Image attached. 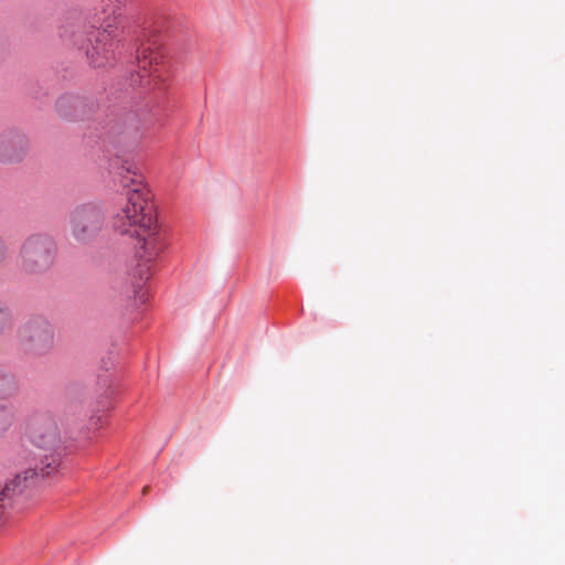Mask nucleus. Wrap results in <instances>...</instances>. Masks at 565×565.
<instances>
[{
    "label": "nucleus",
    "mask_w": 565,
    "mask_h": 565,
    "mask_svg": "<svg viewBox=\"0 0 565 565\" xmlns=\"http://www.w3.org/2000/svg\"><path fill=\"white\" fill-rule=\"evenodd\" d=\"M46 95H49L47 92H43L42 94H40V92H35L34 97L35 98H41V96H46Z\"/></svg>",
    "instance_id": "obj_12"
},
{
    "label": "nucleus",
    "mask_w": 565,
    "mask_h": 565,
    "mask_svg": "<svg viewBox=\"0 0 565 565\" xmlns=\"http://www.w3.org/2000/svg\"><path fill=\"white\" fill-rule=\"evenodd\" d=\"M18 391L15 376L0 366V398L6 399Z\"/></svg>",
    "instance_id": "obj_8"
},
{
    "label": "nucleus",
    "mask_w": 565,
    "mask_h": 565,
    "mask_svg": "<svg viewBox=\"0 0 565 565\" xmlns=\"http://www.w3.org/2000/svg\"><path fill=\"white\" fill-rule=\"evenodd\" d=\"M105 221L100 204L88 202L76 206L70 216L72 234L74 238L87 244L102 231Z\"/></svg>",
    "instance_id": "obj_6"
},
{
    "label": "nucleus",
    "mask_w": 565,
    "mask_h": 565,
    "mask_svg": "<svg viewBox=\"0 0 565 565\" xmlns=\"http://www.w3.org/2000/svg\"><path fill=\"white\" fill-rule=\"evenodd\" d=\"M8 246L4 239L0 236V264L7 258Z\"/></svg>",
    "instance_id": "obj_11"
},
{
    "label": "nucleus",
    "mask_w": 565,
    "mask_h": 565,
    "mask_svg": "<svg viewBox=\"0 0 565 565\" xmlns=\"http://www.w3.org/2000/svg\"><path fill=\"white\" fill-rule=\"evenodd\" d=\"M57 246L55 241L45 234H33L23 243L20 256L25 273L42 274L54 264Z\"/></svg>",
    "instance_id": "obj_4"
},
{
    "label": "nucleus",
    "mask_w": 565,
    "mask_h": 565,
    "mask_svg": "<svg viewBox=\"0 0 565 565\" xmlns=\"http://www.w3.org/2000/svg\"><path fill=\"white\" fill-rule=\"evenodd\" d=\"M29 147L24 134L10 129L0 135V162L13 163L23 160Z\"/></svg>",
    "instance_id": "obj_7"
},
{
    "label": "nucleus",
    "mask_w": 565,
    "mask_h": 565,
    "mask_svg": "<svg viewBox=\"0 0 565 565\" xmlns=\"http://www.w3.org/2000/svg\"><path fill=\"white\" fill-rule=\"evenodd\" d=\"M25 437L41 452L36 455L33 468L18 473L0 488V520L22 498H30L33 488L43 487L49 478L55 476L66 455V446L62 445L57 424L50 412H35L28 417Z\"/></svg>",
    "instance_id": "obj_2"
},
{
    "label": "nucleus",
    "mask_w": 565,
    "mask_h": 565,
    "mask_svg": "<svg viewBox=\"0 0 565 565\" xmlns=\"http://www.w3.org/2000/svg\"><path fill=\"white\" fill-rule=\"evenodd\" d=\"M21 349L29 354L44 355L53 348L54 329L41 315L30 317L18 332Z\"/></svg>",
    "instance_id": "obj_5"
},
{
    "label": "nucleus",
    "mask_w": 565,
    "mask_h": 565,
    "mask_svg": "<svg viewBox=\"0 0 565 565\" xmlns=\"http://www.w3.org/2000/svg\"><path fill=\"white\" fill-rule=\"evenodd\" d=\"M127 0H102L99 8L84 12L67 11L58 28L60 36L83 54L90 67L110 71L103 105L92 95L64 93L55 102L60 118L67 121L92 120L84 139L100 152L116 191L125 205L113 217L114 232L120 236L125 253L132 255L122 277L113 289L126 307L139 308L149 300L146 286L154 273V263L168 249V232L159 223L153 204L137 186L142 174L131 159L143 132L163 126L173 109L170 78L174 63L169 47L177 28L164 11L127 17Z\"/></svg>",
    "instance_id": "obj_1"
},
{
    "label": "nucleus",
    "mask_w": 565,
    "mask_h": 565,
    "mask_svg": "<svg viewBox=\"0 0 565 565\" xmlns=\"http://www.w3.org/2000/svg\"><path fill=\"white\" fill-rule=\"evenodd\" d=\"M13 409L11 406L0 404V435L6 433L13 422Z\"/></svg>",
    "instance_id": "obj_9"
},
{
    "label": "nucleus",
    "mask_w": 565,
    "mask_h": 565,
    "mask_svg": "<svg viewBox=\"0 0 565 565\" xmlns=\"http://www.w3.org/2000/svg\"><path fill=\"white\" fill-rule=\"evenodd\" d=\"M12 326V317L11 312L7 306L0 302V334L4 332L6 329Z\"/></svg>",
    "instance_id": "obj_10"
},
{
    "label": "nucleus",
    "mask_w": 565,
    "mask_h": 565,
    "mask_svg": "<svg viewBox=\"0 0 565 565\" xmlns=\"http://www.w3.org/2000/svg\"><path fill=\"white\" fill-rule=\"evenodd\" d=\"M114 366L110 356L106 360L102 359V367L104 372L97 375V391L96 399L93 402L89 395V390L82 383H72L66 388V395L70 401V407L78 411L79 414L88 416L87 429L97 430L104 425V415L108 413L117 396L121 392L119 384L115 382L109 373L110 367Z\"/></svg>",
    "instance_id": "obj_3"
},
{
    "label": "nucleus",
    "mask_w": 565,
    "mask_h": 565,
    "mask_svg": "<svg viewBox=\"0 0 565 565\" xmlns=\"http://www.w3.org/2000/svg\"><path fill=\"white\" fill-rule=\"evenodd\" d=\"M0 49L3 50V39L1 35H0Z\"/></svg>",
    "instance_id": "obj_13"
}]
</instances>
